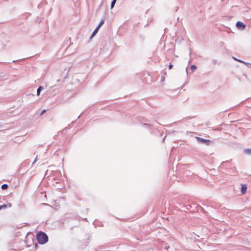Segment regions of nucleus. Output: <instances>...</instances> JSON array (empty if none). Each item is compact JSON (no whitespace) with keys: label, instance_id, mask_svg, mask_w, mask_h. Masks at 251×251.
<instances>
[{"label":"nucleus","instance_id":"nucleus-1","mask_svg":"<svg viewBox=\"0 0 251 251\" xmlns=\"http://www.w3.org/2000/svg\"><path fill=\"white\" fill-rule=\"evenodd\" d=\"M36 238L40 244H45L48 241V235L42 231H40L36 234Z\"/></svg>","mask_w":251,"mask_h":251},{"label":"nucleus","instance_id":"nucleus-2","mask_svg":"<svg viewBox=\"0 0 251 251\" xmlns=\"http://www.w3.org/2000/svg\"><path fill=\"white\" fill-rule=\"evenodd\" d=\"M196 139L199 143L203 144L207 146L209 145V143L210 142V141L209 140H206L199 137H197Z\"/></svg>","mask_w":251,"mask_h":251},{"label":"nucleus","instance_id":"nucleus-3","mask_svg":"<svg viewBox=\"0 0 251 251\" xmlns=\"http://www.w3.org/2000/svg\"><path fill=\"white\" fill-rule=\"evenodd\" d=\"M236 27L238 29L243 30L245 29L246 25L241 22H237L236 24Z\"/></svg>","mask_w":251,"mask_h":251},{"label":"nucleus","instance_id":"nucleus-4","mask_svg":"<svg viewBox=\"0 0 251 251\" xmlns=\"http://www.w3.org/2000/svg\"><path fill=\"white\" fill-rule=\"evenodd\" d=\"M247 189V187L246 185H245V184H242V188H241V192L242 193H245Z\"/></svg>","mask_w":251,"mask_h":251},{"label":"nucleus","instance_id":"nucleus-5","mask_svg":"<svg viewBox=\"0 0 251 251\" xmlns=\"http://www.w3.org/2000/svg\"><path fill=\"white\" fill-rule=\"evenodd\" d=\"M99 30V28L97 27L94 30V31L93 32L92 34H91L90 38H92L93 37H94L98 32Z\"/></svg>","mask_w":251,"mask_h":251},{"label":"nucleus","instance_id":"nucleus-6","mask_svg":"<svg viewBox=\"0 0 251 251\" xmlns=\"http://www.w3.org/2000/svg\"><path fill=\"white\" fill-rule=\"evenodd\" d=\"M44 88L43 87L40 86L38 87V88L37 90V95L39 96L40 94L41 91L43 90Z\"/></svg>","mask_w":251,"mask_h":251},{"label":"nucleus","instance_id":"nucleus-7","mask_svg":"<svg viewBox=\"0 0 251 251\" xmlns=\"http://www.w3.org/2000/svg\"><path fill=\"white\" fill-rule=\"evenodd\" d=\"M1 188L2 190H6L8 188V185L6 184H3L1 186Z\"/></svg>","mask_w":251,"mask_h":251},{"label":"nucleus","instance_id":"nucleus-8","mask_svg":"<svg viewBox=\"0 0 251 251\" xmlns=\"http://www.w3.org/2000/svg\"><path fill=\"white\" fill-rule=\"evenodd\" d=\"M245 152L248 154H251V149H247L244 151Z\"/></svg>","mask_w":251,"mask_h":251},{"label":"nucleus","instance_id":"nucleus-9","mask_svg":"<svg viewBox=\"0 0 251 251\" xmlns=\"http://www.w3.org/2000/svg\"><path fill=\"white\" fill-rule=\"evenodd\" d=\"M104 20H102L97 27L100 29V28L104 24Z\"/></svg>","mask_w":251,"mask_h":251},{"label":"nucleus","instance_id":"nucleus-10","mask_svg":"<svg viewBox=\"0 0 251 251\" xmlns=\"http://www.w3.org/2000/svg\"><path fill=\"white\" fill-rule=\"evenodd\" d=\"M116 2V1H115V0H113L112 1L111 3V7H110L111 9H112L114 7V5H115Z\"/></svg>","mask_w":251,"mask_h":251},{"label":"nucleus","instance_id":"nucleus-11","mask_svg":"<svg viewBox=\"0 0 251 251\" xmlns=\"http://www.w3.org/2000/svg\"><path fill=\"white\" fill-rule=\"evenodd\" d=\"M196 68H197V67L195 65H192L191 66V69L192 70V71H194V70H195L196 69Z\"/></svg>","mask_w":251,"mask_h":251},{"label":"nucleus","instance_id":"nucleus-12","mask_svg":"<svg viewBox=\"0 0 251 251\" xmlns=\"http://www.w3.org/2000/svg\"><path fill=\"white\" fill-rule=\"evenodd\" d=\"M244 64L245 65H246L247 67L251 68V63H249V62H244Z\"/></svg>","mask_w":251,"mask_h":251},{"label":"nucleus","instance_id":"nucleus-13","mask_svg":"<svg viewBox=\"0 0 251 251\" xmlns=\"http://www.w3.org/2000/svg\"><path fill=\"white\" fill-rule=\"evenodd\" d=\"M0 206H1V209L5 208L7 207L6 204L1 205H0Z\"/></svg>","mask_w":251,"mask_h":251},{"label":"nucleus","instance_id":"nucleus-14","mask_svg":"<svg viewBox=\"0 0 251 251\" xmlns=\"http://www.w3.org/2000/svg\"><path fill=\"white\" fill-rule=\"evenodd\" d=\"M46 110L45 109H44L42 111L41 113V115H43L44 113H45L46 112Z\"/></svg>","mask_w":251,"mask_h":251},{"label":"nucleus","instance_id":"nucleus-15","mask_svg":"<svg viewBox=\"0 0 251 251\" xmlns=\"http://www.w3.org/2000/svg\"><path fill=\"white\" fill-rule=\"evenodd\" d=\"M173 65H172V64L169 65V69H172L173 68Z\"/></svg>","mask_w":251,"mask_h":251},{"label":"nucleus","instance_id":"nucleus-16","mask_svg":"<svg viewBox=\"0 0 251 251\" xmlns=\"http://www.w3.org/2000/svg\"><path fill=\"white\" fill-rule=\"evenodd\" d=\"M237 61H238V62H241V63H242L243 64H244V62H245V61H242V60H240V59H237Z\"/></svg>","mask_w":251,"mask_h":251},{"label":"nucleus","instance_id":"nucleus-17","mask_svg":"<svg viewBox=\"0 0 251 251\" xmlns=\"http://www.w3.org/2000/svg\"><path fill=\"white\" fill-rule=\"evenodd\" d=\"M187 69H188V67H186V70H185V71H186V73L187 75L188 74V73H187Z\"/></svg>","mask_w":251,"mask_h":251},{"label":"nucleus","instance_id":"nucleus-18","mask_svg":"<svg viewBox=\"0 0 251 251\" xmlns=\"http://www.w3.org/2000/svg\"><path fill=\"white\" fill-rule=\"evenodd\" d=\"M233 59H234L235 60H236V61H237V58H235V57H233Z\"/></svg>","mask_w":251,"mask_h":251},{"label":"nucleus","instance_id":"nucleus-19","mask_svg":"<svg viewBox=\"0 0 251 251\" xmlns=\"http://www.w3.org/2000/svg\"><path fill=\"white\" fill-rule=\"evenodd\" d=\"M81 115H82V114H80V115L78 117V119H79V118L80 117V116H81Z\"/></svg>","mask_w":251,"mask_h":251},{"label":"nucleus","instance_id":"nucleus-20","mask_svg":"<svg viewBox=\"0 0 251 251\" xmlns=\"http://www.w3.org/2000/svg\"><path fill=\"white\" fill-rule=\"evenodd\" d=\"M144 126H147V125H148V124H144Z\"/></svg>","mask_w":251,"mask_h":251},{"label":"nucleus","instance_id":"nucleus-21","mask_svg":"<svg viewBox=\"0 0 251 251\" xmlns=\"http://www.w3.org/2000/svg\"><path fill=\"white\" fill-rule=\"evenodd\" d=\"M36 159H35L34 160V161H33V163L36 161Z\"/></svg>","mask_w":251,"mask_h":251},{"label":"nucleus","instance_id":"nucleus-22","mask_svg":"<svg viewBox=\"0 0 251 251\" xmlns=\"http://www.w3.org/2000/svg\"><path fill=\"white\" fill-rule=\"evenodd\" d=\"M59 81H60V79H58V80H57V82H59Z\"/></svg>","mask_w":251,"mask_h":251}]
</instances>
